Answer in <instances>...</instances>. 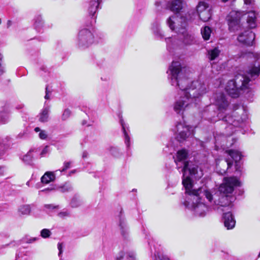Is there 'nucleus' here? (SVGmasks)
I'll return each instance as SVG.
<instances>
[{"mask_svg": "<svg viewBox=\"0 0 260 260\" xmlns=\"http://www.w3.org/2000/svg\"><path fill=\"white\" fill-rule=\"evenodd\" d=\"M187 69L182 67L179 61H173L167 71L172 85L180 89L179 96L173 105V109L178 114L183 116L193 104L200 101L201 98L208 92V85L203 81L191 82L185 75Z\"/></svg>", "mask_w": 260, "mask_h": 260, "instance_id": "nucleus-1", "label": "nucleus"}, {"mask_svg": "<svg viewBox=\"0 0 260 260\" xmlns=\"http://www.w3.org/2000/svg\"><path fill=\"white\" fill-rule=\"evenodd\" d=\"M250 58L255 61L251 63L245 71L240 70L235 75V79L228 81L225 86V90L232 98H238L240 91L249 88L250 82L258 77L260 74V53L250 52L248 54Z\"/></svg>", "mask_w": 260, "mask_h": 260, "instance_id": "nucleus-2", "label": "nucleus"}, {"mask_svg": "<svg viewBox=\"0 0 260 260\" xmlns=\"http://www.w3.org/2000/svg\"><path fill=\"white\" fill-rule=\"evenodd\" d=\"M167 24L170 28L178 34V37L165 38L167 49L171 50L181 49L196 42L193 34L186 29L187 23L185 18L179 17L174 15L167 19Z\"/></svg>", "mask_w": 260, "mask_h": 260, "instance_id": "nucleus-3", "label": "nucleus"}, {"mask_svg": "<svg viewBox=\"0 0 260 260\" xmlns=\"http://www.w3.org/2000/svg\"><path fill=\"white\" fill-rule=\"evenodd\" d=\"M188 151L182 149L177 151L175 158L177 169H181L180 172L183 173L182 184L187 190L191 187L192 181L190 177L198 179L201 178L203 175L201 168L196 163L188 161Z\"/></svg>", "mask_w": 260, "mask_h": 260, "instance_id": "nucleus-4", "label": "nucleus"}, {"mask_svg": "<svg viewBox=\"0 0 260 260\" xmlns=\"http://www.w3.org/2000/svg\"><path fill=\"white\" fill-rule=\"evenodd\" d=\"M185 189L187 196V200L183 203L184 205L191 210L196 216L204 217L209 211V208L201 201V197L205 196L208 201L212 203V193L211 191L206 187L195 189L193 183H191V187L188 190Z\"/></svg>", "mask_w": 260, "mask_h": 260, "instance_id": "nucleus-5", "label": "nucleus"}, {"mask_svg": "<svg viewBox=\"0 0 260 260\" xmlns=\"http://www.w3.org/2000/svg\"><path fill=\"white\" fill-rule=\"evenodd\" d=\"M240 185V182L236 177H225L223 183L219 186L218 191L212 194V206L218 212L224 211L223 208L229 207L234 200L230 196L235 187Z\"/></svg>", "mask_w": 260, "mask_h": 260, "instance_id": "nucleus-6", "label": "nucleus"}, {"mask_svg": "<svg viewBox=\"0 0 260 260\" xmlns=\"http://www.w3.org/2000/svg\"><path fill=\"white\" fill-rule=\"evenodd\" d=\"M218 119H222L223 120L229 123L227 129H232L234 127H243L248 122V113L246 109L244 106L235 105L232 115H226L222 117L219 113L217 115Z\"/></svg>", "mask_w": 260, "mask_h": 260, "instance_id": "nucleus-7", "label": "nucleus"}, {"mask_svg": "<svg viewBox=\"0 0 260 260\" xmlns=\"http://www.w3.org/2000/svg\"><path fill=\"white\" fill-rule=\"evenodd\" d=\"M94 37L89 28L81 29L78 35L76 45L80 49H85L94 42Z\"/></svg>", "mask_w": 260, "mask_h": 260, "instance_id": "nucleus-8", "label": "nucleus"}, {"mask_svg": "<svg viewBox=\"0 0 260 260\" xmlns=\"http://www.w3.org/2000/svg\"><path fill=\"white\" fill-rule=\"evenodd\" d=\"M245 14L243 11L232 10L230 12L226 19L231 31L235 32L241 29L242 26L241 24V19Z\"/></svg>", "mask_w": 260, "mask_h": 260, "instance_id": "nucleus-9", "label": "nucleus"}, {"mask_svg": "<svg viewBox=\"0 0 260 260\" xmlns=\"http://www.w3.org/2000/svg\"><path fill=\"white\" fill-rule=\"evenodd\" d=\"M237 31V40L239 43L247 46H252L254 44L255 35L250 28L244 29L242 26Z\"/></svg>", "mask_w": 260, "mask_h": 260, "instance_id": "nucleus-10", "label": "nucleus"}, {"mask_svg": "<svg viewBox=\"0 0 260 260\" xmlns=\"http://www.w3.org/2000/svg\"><path fill=\"white\" fill-rule=\"evenodd\" d=\"M176 139L179 142H183L193 135L192 127L187 125L184 121L178 122L176 125Z\"/></svg>", "mask_w": 260, "mask_h": 260, "instance_id": "nucleus-11", "label": "nucleus"}, {"mask_svg": "<svg viewBox=\"0 0 260 260\" xmlns=\"http://www.w3.org/2000/svg\"><path fill=\"white\" fill-rule=\"evenodd\" d=\"M215 104L220 112L225 111L229 105V102L226 100L225 95L222 93H216L214 97Z\"/></svg>", "mask_w": 260, "mask_h": 260, "instance_id": "nucleus-12", "label": "nucleus"}, {"mask_svg": "<svg viewBox=\"0 0 260 260\" xmlns=\"http://www.w3.org/2000/svg\"><path fill=\"white\" fill-rule=\"evenodd\" d=\"M88 12L92 19L91 21V25L95 22L96 17V14L98 10L100 8V4L102 0H88Z\"/></svg>", "mask_w": 260, "mask_h": 260, "instance_id": "nucleus-13", "label": "nucleus"}, {"mask_svg": "<svg viewBox=\"0 0 260 260\" xmlns=\"http://www.w3.org/2000/svg\"><path fill=\"white\" fill-rule=\"evenodd\" d=\"M222 219L224 226L228 230H231L235 227L236 220L233 215L231 212H228L223 213Z\"/></svg>", "mask_w": 260, "mask_h": 260, "instance_id": "nucleus-14", "label": "nucleus"}, {"mask_svg": "<svg viewBox=\"0 0 260 260\" xmlns=\"http://www.w3.org/2000/svg\"><path fill=\"white\" fill-rule=\"evenodd\" d=\"M247 23L249 28H254L256 27V20L259 17L258 13L255 11H250L247 13Z\"/></svg>", "mask_w": 260, "mask_h": 260, "instance_id": "nucleus-15", "label": "nucleus"}, {"mask_svg": "<svg viewBox=\"0 0 260 260\" xmlns=\"http://www.w3.org/2000/svg\"><path fill=\"white\" fill-rule=\"evenodd\" d=\"M58 171L54 172H46L41 177V181L43 184H47L53 182L56 179V175Z\"/></svg>", "mask_w": 260, "mask_h": 260, "instance_id": "nucleus-16", "label": "nucleus"}, {"mask_svg": "<svg viewBox=\"0 0 260 260\" xmlns=\"http://www.w3.org/2000/svg\"><path fill=\"white\" fill-rule=\"evenodd\" d=\"M226 152L235 161L236 170H238V162L241 160L244 155L242 154V152L237 150L230 149L226 150Z\"/></svg>", "mask_w": 260, "mask_h": 260, "instance_id": "nucleus-17", "label": "nucleus"}, {"mask_svg": "<svg viewBox=\"0 0 260 260\" xmlns=\"http://www.w3.org/2000/svg\"><path fill=\"white\" fill-rule=\"evenodd\" d=\"M186 5L183 0H173L169 6L170 9L175 13H179Z\"/></svg>", "mask_w": 260, "mask_h": 260, "instance_id": "nucleus-18", "label": "nucleus"}, {"mask_svg": "<svg viewBox=\"0 0 260 260\" xmlns=\"http://www.w3.org/2000/svg\"><path fill=\"white\" fill-rule=\"evenodd\" d=\"M151 30L157 39H163L164 35L160 28V23L158 21L155 20L152 23Z\"/></svg>", "mask_w": 260, "mask_h": 260, "instance_id": "nucleus-19", "label": "nucleus"}, {"mask_svg": "<svg viewBox=\"0 0 260 260\" xmlns=\"http://www.w3.org/2000/svg\"><path fill=\"white\" fill-rule=\"evenodd\" d=\"M50 112V107L45 103V105L40 113L39 121L42 122H45L49 120V114Z\"/></svg>", "mask_w": 260, "mask_h": 260, "instance_id": "nucleus-20", "label": "nucleus"}, {"mask_svg": "<svg viewBox=\"0 0 260 260\" xmlns=\"http://www.w3.org/2000/svg\"><path fill=\"white\" fill-rule=\"evenodd\" d=\"M120 123L122 126V132L124 136L125 144L127 149H129L130 147V137L128 135V134L126 131L125 124L124 122L123 119L121 117L120 118Z\"/></svg>", "mask_w": 260, "mask_h": 260, "instance_id": "nucleus-21", "label": "nucleus"}, {"mask_svg": "<svg viewBox=\"0 0 260 260\" xmlns=\"http://www.w3.org/2000/svg\"><path fill=\"white\" fill-rule=\"evenodd\" d=\"M220 50L218 47H215L208 51V58L210 60H214L217 58L220 54Z\"/></svg>", "mask_w": 260, "mask_h": 260, "instance_id": "nucleus-22", "label": "nucleus"}, {"mask_svg": "<svg viewBox=\"0 0 260 260\" xmlns=\"http://www.w3.org/2000/svg\"><path fill=\"white\" fill-rule=\"evenodd\" d=\"M198 16L201 20L204 22L208 21L211 17V9L202 11L201 13L198 14Z\"/></svg>", "mask_w": 260, "mask_h": 260, "instance_id": "nucleus-23", "label": "nucleus"}, {"mask_svg": "<svg viewBox=\"0 0 260 260\" xmlns=\"http://www.w3.org/2000/svg\"><path fill=\"white\" fill-rule=\"evenodd\" d=\"M44 21L40 15L36 16L34 18V27L37 30H39L43 26Z\"/></svg>", "mask_w": 260, "mask_h": 260, "instance_id": "nucleus-24", "label": "nucleus"}, {"mask_svg": "<svg viewBox=\"0 0 260 260\" xmlns=\"http://www.w3.org/2000/svg\"><path fill=\"white\" fill-rule=\"evenodd\" d=\"M119 226L120 228L121 234L124 237H126L128 234V229L126 226L124 219L120 218L119 220Z\"/></svg>", "mask_w": 260, "mask_h": 260, "instance_id": "nucleus-25", "label": "nucleus"}, {"mask_svg": "<svg viewBox=\"0 0 260 260\" xmlns=\"http://www.w3.org/2000/svg\"><path fill=\"white\" fill-rule=\"evenodd\" d=\"M211 29L208 26H206L201 29V34L204 40H209L211 36Z\"/></svg>", "mask_w": 260, "mask_h": 260, "instance_id": "nucleus-26", "label": "nucleus"}, {"mask_svg": "<svg viewBox=\"0 0 260 260\" xmlns=\"http://www.w3.org/2000/svg\"><path fill=\"white\" fill-rule=\"evenodd\" d=\"M210 9L209 5L204 2H200L196 7L197 12L198 14L206 10Z\"/></svg>", "mask_w": 260, "mask_h": 260, "instance_id": "nucleus-27", "label": "nucleus"}, {"mask_svg": "<svg viewBox=\"0 0 260 260\" xmlns=\"http://www.w3.org/2000/svg\"><path fill=\"white\" fill-rule=\"evenodd\" d=\"M19 213L21 215H29L31 211V207L29 205H24L21 206L18 210Z\"/></svg>", "mask_w": 260, "mask_h": 260, "instance_id": "nucleus-28", "label": "nucleus"}, {"mask_svg": "<svg viewBox=\"0 0 260 260\" xmlns=\"http://www.w3.org/2000/svg\"><path fill=\"white\" fill-rule=\"evenodd\" d=\"M34 151L33 150H30L26 154L24 155L23 156V158H22L23 162H24L26 164H30L33 158V155L32 154V152Z\"/></svg>", "mask_w": 260, "mask_h": 260, "instance_id": "nucleus-29", "label": "nucleus"}, {"mask_svg": "<svg viewBox=\"0 0 260 260\" xmlns=\"http://www.w3.org/2000/svg\"><path fill=\"white\" fill-rule=\"evenodd\" d=\"M70 204L72 208H77L82 204V202L79 198L74 197L72 199Z\"/></svg>", "mask_w": 260, "mask_h": 260, "instance_id": "nucleus-30", "label": "nucleus"}, {"mask_svg": "<svg viewBox=\"0 0 260 260\" xmlns=\"http://www.w3.org/2000/svg\"><path fill=\"white\" fill-rule=\"evenodd\" d=\"M59 189L61 192H66L72 190V185L69 183H66L62 186L59 187Z\"/></svg>", "mask_w": 260, "mask_h": 260, "instance_id": "nucleus-31", "label": "nucleus"}, {"mask_svg": "<svg viewBox=\"0 0 260 260\" xmlns=\"http://www.w3.org/2000/svg\"><path fill=\"white\" fill-rule=\"evenodd\" d=\"M71 215V212L67 209H63L58 213L57 216L58 217L64 219L67 217H70Z\"/></svg>", "mask_w": 260, "mask_h": 260, "instance_id": "nucleus-32", "label": "nucleus"}, {"mask_svg": "<svg viewBox=\"0 0 260 260\" xmlns=\"http://www.w3.org/2000/svg\"><path fill=\"white\" fill-rule=\"evenodd\" d=\"M109 151L114 157H118L120 155L119 150L117 147L111 146L109 147Z\"/></svg>", "mask_w": 260, "mask_h": 260, "instance_id": "nucleus-33", "label": "nucleus"}, {"mask_svg": "<svg viewBox=\"0 0 260 260\" xmlns=\"http://www.w3.org/2000/svg\"><path fill=\"white\" fill-rule=\"evenodd\" d=\"M6 149V144L3 142L2 139H0V159L1 158V157L4 154Z\"/></svg>", "mask_w": 260, "mask_h": 260, "instance_id": "nucleus-34", "label": "nucleus"}, {"mask_svg": "<svg viewBox=\"0 0 260 260\" xmlns=\"http://www.w3.org/2000/svg\"><path fill=\"white\" fill-rule=\"evenodd\" d=\"M155 10L157 12H159L161 11L163 8L162 3L160 1L157 0L154 3Z\"/></svg>", "mask_w": 260, "mask_h": 260, "instance_id": "nucleus-35", "label": "nucleus"}, {"mask_svg": "<svg viewBox=\"0 0 260 260\" xmlns=\"http://www.w3.org/2000/svg\"><path fill=\"white\" fill-rule=\"evenodd\" d=\"M51 235V232L49 230L44 229L41 231V236L44 238H48Z\"/></svg>", "mask_w": 260, "mask_h": 260, "instance_id": "nucleus-36", "label": "nucleus"}, {"mask_svg": "<svg viewBox=\"0 0 260 260\" xmlns=\"http://www.w3.org/2000/svg\"><path fill=\"white\" fill-rule=\"evenodd\" d=\"M71 164V161L64 162L62 169L61 170H58V172H60V173H61L66 171L67 169L70 168Z\"/></svg>", "mask_w": 260, "mask_h": 260, "instance_id": "nucleus-37", "label": "nucleus"}, {"mask_svg": "<svg viewBox=\"0 0 260 260\" xmlns=\"http://www.w3.org/2000/svg\"><path fill=\"white\" fill-rule=\"evenodd\" d=\"M244 4L248 6V8H253L255 5L254 0H244Z\"/></svg>", "mask_w": 260, "mask_h": 260, "instance_id": "nucleus-38", "label": "nucleus"}, {"mask_svg": "<svg viewBox=\"0 0 260 260\" xmlns=\"http://www.w3.org/2000/svg\"><path fill=\"white\" fill-rule=\"evenodd\" d=\"M44 207L48 211H51L53 209H58L59 206L53 204H45Z\"/></svg>", "mask_w": 260, "mask_h": 260, "instance_id": "nucleus-39", "label": "nucleus"}, {"mask_svg": "<svg viewBox=\"0 0 260 260\" xmlns=\"http://www.w3.org/2000/svg\"><path fill=\"white\" fill-rule=\"evenodd\" d=\"M126 258L128 260H136V255L134 251H129L127 253Z\"/></svg>", "mask_w": 260, "mask_h": 260, "instance_id": "nucleus-40", "label": "nucleus"}, {"mask_svg": "<svg viewBox=\"0 0 260 260\" xmlns=\"http://www.w3.org/2000/svg\"><path fill=\"white\" fill-rule=\"evenodd\" d=\"M71 111L69 109H66L63 111L62 116V119L63 120H66L71 115Z\"/></svg>", "mask_w": 260, "mask_h": 260, "instance_id": "nucleus-41", "label": "nucleus"}, {"mask_svg": "<svg viewBox=\"0 0 260 260\" xmlns=\"http://www.w3.org/2000/svg\"><path fill=\"white\" fill-rule=\"evenodd\" d=\"M39 138L42 140H45L48 137V134L45 131H41L39 134Z\"/></svg>", "mask_w": 260, "mask_h": 260, "instance_id": "nucleus-42", "label": "nucleus"}, {"mask_svg": "<svg viewBox=\"0 0 260 260\" xmlns=\"http://www.w3.org/2000/svg\"><path fill=\"white\" fill-rule=\"evenodd\" d=\"M49 151V147L48 146H45L44 149L42 150L41 155L42 156H44L46 154L48 153Z\"/></svg>", "mask_w": 260, "mask_h": 260, "instance_id": "nucleus-43", "label": "nucleus"}, {"mask_svg": "<svg viewBox=\"0 0 260 260\" xmlns=\"http://www.w3.org/2000/svg\"><path fill=\"white\" fill-rule=\"evenodd\" d=\"M50 94H51V91L49 90L48 86H47L46 87V94L45 96V99L46 100H49L50 99Z\"/></svg>", "mask_w": 260, "mask_h": 260, "instance_id": "nucleus-44", "label": "nucleus"}, {"mask_svg": "<svg viewBox=\"0 0 260 260\" xmlns=\"http://www.w3.org/2000/svg\"><path fill=\"white\" fill-rule=\"evenodd\" d=\"M224 162H226V165H227V168L226 170H223L222 172H221V174H223V173H225L226 172V171L230 168H231L232 165H233V163L229 160H225L224 161Z\"/></svg>", "mask_w": 260, "mask_h": 260, "instance_id": "nucleus-45", "label": "nucleus"}, {"mask_svg": "<svg viewBox=\"0 0 260 260\" xmlns=\"http://www.w3.org/2000/svg\"><path fill=\"white\" fill-rule=\"evenodd\" d=\"M62 247H63L62 244L60 243H58L57 244V248L59 250V253H58L59 256H60V255L61 254V253L62 252Z\"/></svg>", "mask_w": 260, "mask_h": 260, "instance_id": "nucleus-46", "label": "nucleus"}, {"mask_svg": "<svg viewBox=\"0 0 260 260\" xmlns=\"http://www.w3.org/2000/svg\"><path fill=\"white\" fill-rule=\"evenodd\" d=\"M5 172V170L4 167L0 166V177L4 176Z\"/></svg>", "mask_w": 260, "mask_h": 260, "instance_id": "nucleus-47", "label": "nucleus"}, {"mask_svg": "<svg viewBox=\"0 0 260 260\" xmlns=\"http://www.w3.org/2000/svg\"><path fill=\"white\" fill-rule=\"evenodd\" d=\"M119 255L118 256L116 257V260H121L123 258L124 253L122 251H121Z\"/></svg>", "mask_w": 260, "mask_h": 260, "instance_id": "nucleus-48", "label": "nucleus"}, {"mask_svg": "<svg viewBox=\"0 0 260 260\" xmlns=\"http://www.w3.org/2000/svg\"><path fill=\"white\" fill-rule=\"evenodd\" d=\"M5 73L4 68L2 66L1 62H0V75H2Z\"/></svg>", "mask_w": 260, "mask_h": 260, "instance_id": "nucleus-49", "label": "nucleus"}, {"mask_svg": "<svg viewBox=\"0 0 260 260\" xmlns=\"http://www.w3.org/2000/svg\"><path fill=\"white\" fill-rule=\"evenodd\" d=\"M36 240H37L36 238H30V239L27 240L26 242L28 243H31L35 241Z\"/></svg>", "mask_w": 260, "mask_h": 260, "instance_id": "nucleus-50", "label": "nucleus"}, {"mask_svg": "<svg viewBox=\"0 0 260 260\" xmlns=\"http://www.w3.org/2000/svg\"><path fill=\"white\" fill-rule=\"evenodd\" d=\"M88 153L86 151H84L82 153V157L83 158H86L88 156Z\"/></svg>", "mask_w": 260, "mask_h": 260, "instance_id": "nucleus-51", "label": "nucleus"}, {"mask_svg": "<svg viewBox=\"0 0 260 260\" xmlns=\"http://www.w3.org/2000/svg\"><path fill=\"white\" fill-rule=\"evenodd\" d=\"M52 189H53V188H48L42 190L40 191L43 192V191H50V190H52Z\"/></svg>", "mask_w": 260, "mask_h": 260, "instance_id": "nucleus-52", "label": "nucleus"}, {"mask_svg": "<svg viewBox=\"0 0 260 260\" xmlns=\"http://www.w3.org/2000/svg\"><path fill=\"white\" fill-rule=\"evenodd\" d=\"M41 131V130L40 129V128L39 127H36V128H35V131L36 132H40V131Z\"/></svg>", "mask_w": 260, "mask_h": 260, "instance_id": "nucleus-53", "label": "nucleus"}, {"mask_svg": "<svg viewBox=\"0 0 260 260\" xmlns=\"http://www.w3.org/2000/svg\"><path fill=\"white\" fill-rule=\"evenodd\" d=\"M76 172V170H72L70 172L69 175H71L72 174L75 173Z\"/></svg>", "mask_w": 260, "mask_h": 260, "instance_id": "nucleus-54", "label": "nucleus"}, {"mask_svg": "<svg viewBox=\"0 0 260 260\" xmlns=\"http://www.w3.org/2000/svg\"><path fill=\"white\" fill-rule=\"evenodd\" d=\"M3 56L2 54L0 53V62H2V60L3 59Z\"/></svg>", "mask_w": 260, "mask_h": 260, "instance_id": "nucleus-55", "label": "nucleus"}, {"mask_svg": "<svg viewBox=\"0 0 260 260\" xmlns=\"http://www.w3.org/2000/svg\"><path fill=\"white\" fill-rule=\"evenodd\" d=\"M30 181H28L27 182H26V185L28 186H30Z\"/></svg>", "mask_w": 260, "mask_h": 260, "instance_id": "nucleus-56", "label": "nucleus"}, {"mask_svg": "<svg viewBox=\"0 0 260 260\" xmlns=\"http://www.w3.org/2000/svg\"><path fill=\"white\" fill-rule=\"evenodd\" d=\"M221 1L223 2V3H225L226 2L228 1V0H221Z\"/></svg>", "mask_w": 260, "mask_h": 260, "instance_id": "nucleus-57", "label": "nucleus"}, {"mask_svg": "<svg viewBox=\"0 0 260 260\" xmlns=\"http://www.w3.org/2000/svg\"><path fill=\"white\" fill-rule=\"evenodd\" d=\"M21 108H22L21 107H17V109H20Z\"/></svg>", "mask_w": 260, "mask_h": 260, "instance_id": "nucleus-58", "label": "nucleus"}, {"mask_svg": "<svg viewBox=\"0 0 260 260\" xmlns=\"http://www.w3.org/2000/svg\"><path fill=\"white\" fill-rule=\"evenodd\" d=\"M258 257H260V252H259V253L258 254Z\"/></svg>", "mask_w": 260, "mask_h": 260, "instance_id": "nucleus-59", "label": "nucleus"}]
</instances>
